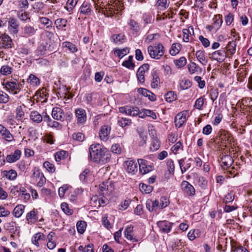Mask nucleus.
Returning <instances> with one entry per match:
<instances>
[{
	"mask_svg": "<svg viewBox=\"0 0 252 252\" xmlns=\"http://www.w3.org/2000/svg\"><path fill=\"white\" fill-rule=\"evenodd\" d=\"M90 157L92 161L97 163L104 164L111 159V154L105 148L99 144H94L89 148Z\"/></svg>",
	"mask_w": 252,
	"mask_h": 252,
	"instance_id": "1",
	"label": "nucleus"
},
{
	"mask_svg": "<svg viewBox=\"0 0 252 252\" xmlns=\"http://www.w3.org/2000/svg\"><path fill=\"white\" fill-rule=\"evenodd\" d=\"M117 4L115 3V5L108 4L104 6V7H100V12L107 17L114 16L119 14L120 11L124 9L123 6L120 5L118 6L116 5Z\"/></svg>",
	"mask_w": 252,
	"mask_h": 252,
	"instance_id": "2",
	"label": "nucleus"
},
{
	"mask_svg": "<svg viewBox=\"0 0 252 252\" xmlns=\"http://www.w3.org/2000/svg\"><path fill=\"white\" fill-rule=\"evenodd\" d=\"M148 52L152 58L158 60L164 55V48L161 43L150 45L148 47Z\"/></svg>",
	"mask_w": 252,
	"mask_h": 252,
	"instance_id": "3",
	"label": "nucleus"
},
{
	"mask_svg": "<svg viewBox=\"0 0 252 252\" xmlns=\"http://www.w3.org/2000/svg\"><path fill=\"white\" fill-rule=\"evenodd\" d=\"M139 166V171L142 174H145L153 170V164H149L148 162L144 159H138Z\"/></svg>",
	"mask_w": 252,
	"mask_h": 252,
	"instance_id": "4",
	"label": "nucleus"
},
{
	"mask_svg": "<svg viewBox=\"0 0 252 252\" xmlns=\"http://www.w3.org/2000/svg\"><path fill=\"white\" fill-rule=\"evenodd\" d=\"M210 58L217 61L219 63L223 62L226 57V52L224 48H221L220 50H218L213 52L210 54Z\"/></svg>",
	"mask_w": 252,
	"mask_h": 252,
	"instance_id": "5",
	"label": "nucleus"
},
{
	"mask_svg": "<svg viewBox=\"0 0 252 252\" xmlns=\"http://www.w3.org/2000/svg\"><path fill=\"white\" fill-rule=\"evenodd\" d=\"M114 189L113 186L109 182H103L99 185V193L104 197L110 194Z\"/></svg>",
	"mask_w": 252,
	"mask_h": 252,
	"instance_id": "6",
	"label": "nucleus"
},
{
	"mask_svg": "<svg viewBox=\"0 0 252 252\" xmlns=\"http://www.w3.org/2000/svg\"><path fill=\"white\" fill-rule=\"evenodd\" d=\"M181 188L183 193L186 195L192 196L195 194V189L187 181H183L182 182Z\"/></svg>",
	"mask_w": 252,
	"mask_h": 252,
	"instance_id": "7",
	"label": "nucleus"
},
{
	"mask_svg": "<svg viewBox=\"0 0 252 252\" xmlns=\"http://www.w3.org/2000/svg\"><path fill=\"white\" fill-rule=\"evenodd\" d=\"M149 64L144 63L138 69L136 72V76L140 83H143L145 81V73L149 69Z\"/></svg>",
	"mask_w": 252,
	"mask_h": 252,
	"instance_id": "8",
	"label": "nucleus"
},
{
	"mask_svg": "<svg viewBox=\"0 0 252 252\" xmlns=\"http://www.w3.org/2000/svg\"><path fill=\"white\" fill-rule=\"evenodd\" d=\"M4 86L7 90L13 94H17L20 92L21 85L15 81H7Z\"/></svg>",
	"mask_w": 252,
	"mask_h": 252,
	"instance_id": "9",
	"label": "nucleus"
},
{
	"mask_svg": "<svg viewBox=\"0 0 252 252\" xmlns=\"http://www.w3.org/2000/svg\"><path fill=\"white\" fill-rule=\"evenodd\" d=\"M111 127L109 125L102 126L99 131V137L101 140L103 141H107L109 139Z\"/></svg>",
	"mask_w": 252,
	"mask_h": 252,
	"instance_id": "10",
	"label": "nucleus"
},
{
	"mask_svg": "<svg viewBox=\"0 0 252 252\" xmlns=\"http://www.w3.org/2000/svg\"><path fill=\"white\" fill-rule=\"evenodd\" d=\"M12 45V40L7 34H2L0 36V48H11Z\"/></svg>",
	"mask_w": 252,
	"mask_h": 252,
	"instance_id": "11",
	"label": "nucleus"
},
{
	"mask_svg": "<svg viewBox=\"0 0 252 252\" xmlns=\"http://www.w3.org/2000/svg\"><path fill=\"white\" fill-rule=\"evenodd\" d=\"M233 162V160L229 155H223L220 158V163L222 168L227 169L229 168Z\"/></svg>",
	"mask_w": 252,
	"mask_h": 252,
	"instance_id": "12",
	"label": "nucleus"
},
{
	"mask_svg": "<svg viewBox=\"0 0 252 252\" xmlns=\"http://www.w3.org/2000/svg\"><path fill=\"white\" fill-rule=\"evenodd\" d=\"M0 135L7 142H10L14 140V136L10 131L1 125H0Z\"/></svg>",
	"mask_w": 252,
	"mask_h": 252,
	"instance_id": "13",
	"label": "nucleus"
},
{
	"mask_svg": "<svg viewBox=\"0 0 252 252\" xmlns=\"http://www.w3.org/2000/svg\"><path fill=\"white\" fill-rule=\"evenodd\" d=\"M173 223L166 220L158 221L157 222V225L160 229V230L163 233L169 232L172 228Z\"/></svg>",
	"mask_w": 252,
	"mask_h": 252,
	"instance_id": "14",
	"label": "nucleus"
},
{
	"mask_svg": "<svg viewBox=\"0 0 252 252\" xmlns=\"http://www.w3.org/2000/svg\"><path fill=\"white\" fill-rule=\"evenodd\" d=\"M187 112L183 111L179 113L175 118V126L180 127L186 121Z\"/></svg>",
	"mask_w": 252,
	"mask_h": 252,
	"instance_id": "15",
	"label": "nucleus"
},
{
	"mask_svg": "<svg viewBox=\"0 0 252 252\" xmlns=\"http://www.w3.org/2000/svg\"><path fill=\"white\" fill-rule=\"evenodd\" d=\"M75 116L77 118V123L79 124H83L86 121V113L84 109L78 108L75 110Z\"/></svg>",
	"mask_w": 252,
	"mask_h": 252,
	"instance_id": "16",
	"label": "nucleus"
},
{
	"mask_svg": "<svg viewBox=\"0 0 252 252\" xmlns=\"http://www.w3.org/2000/svg\"><path fill=\"white\" fill-rule=\"evenodd\" d=\"M19 24L16 19L10 18L8 21V30L12 34H17L18 32Z\"/></svg>",
	"mask_w": 252,
	"mask_h": 252,
	"instance_id": "17",
	"label": "nucleus"
},
{
	"mask_svg": "<svg viewBox=\"0 0 252 252\" xmlns=\"http://www.w3.org/2000/svg\"><path fill=\"white\" fill-rule=\"evenodd\" d=\"M193 160L191 158H189L186 161H185L184 158L180 159L178 162L180 165V167L182 173H185L187 170H188L191 166V162Z\"/></svg>",
	"mask_w": 252,
	"mask_h": 252,
	"instance_id": "18",
	"label": "nucleus"
},
{
	"mask_svg": "<svg viewBox=\"0 0 252 252\" xmlns=\"http://www.w3.org/2000/svg\"><path fill=\"white\" fill-rule=\"evenodd\" d=\"M63 111L60 107L53 108L52 111V117L57 120H63Z\"/></svg>",
	"mask_w": 252,
	"mask_h": 252,
	"instance_id": "19",
	"label": "nucleus"
},
{
	"mask_svg": "<svg viewBox=\"0 0 252 252\" xmlns=\"http://www.w3.org/2000/svg\"><path fill=\"white\" fill-rule=\"evenodd\" d=\"M126 169L128 173H134L137 171V163L132 159H128L126 161Z\"/></svg>",
	"mask_w": 252,
	"mask_h": 252,
	"instance_id": "20",
	"label": "nucleus"
},
{
	"mask_svg": "<svg viewBox=\"0 0 252 252\" xmlns=\"http://www.w3.org/2000/svg\"><path fill=\"white\" fill-rule=\"evenodd\" d=\"M45 235L42 233L38 232L32 236V241L33 244L37 247H39L40 242L45 241Z\"/></svg>",
	"mask_w": 252,
	"mask_h": 252,
	"instance_id": "21",
	"label": "nucleus"
},
{
	"mask_svg": "<svg viewBox=\"0 0 252 252\" xmlns=\"http://www.w3.org/2000/svg\"><path fill=\"white\" fill-rule=\"evenodd\" d=\"M213 20V23L212 25L209 26V27L215 30L219 29L222 23V15L220 14L215 15Z\"/></svg>",
	"mask_w": 252,
	"mask_h": 252,
	"instance_id": "22",
	"label": "nucleus"
},
{
	"mask_svg": "<svg viewBox=\"0 0 252 252\" xmlns=\"http://www.w3.org/2000/svg\"><path fill=\"white\" fill-rule=\"evenodd\" d=\"M21 152L18 150H16L13 154L8 155L6 156V161L9 163H12L18 160L21 157Z\"/></svg>",
	"mask_w": 252,
	"mask_h": 252,
	"instance_id": "23",
	"label": "nucleus"
},
{
	"mask_svg": "<svg viewBox=\"0 0 252 252\" xmlns=\"http://www.w3.org/2000/svg\"><path fill=\"white\" fill-rule=\"evenodd\" d=\"M80 14L90 15L92 12V5L88 2H84L80 8Z\"/></svg>",
	"mask_w": 252,
	"mask_h": 252,
	"instance_id": "24",
	"label": "nucleus"
},
{
	"mask_svg": "<svg viewBox=\"0 0 252 252\" xmlns=\"http://www.w3.org/2000/svg\"><path fill=\"white\" fill-rule=\"evenodd\" d=\"M133 226L131 225H128L125 229L124 235L125 237L128 240L133 241V242H137L138 240L133 237Z\"/></svg>",
	"mask_w": 252,
	"mask_h": 252,
	"instance_id": "25",
	"label": "nucleus"
},
{
	"mask_svg": "<svg viewBox=\"0 0 252 252\" xmlns=\"http://www.w3.org/2000/svg\"><path fill=\"white\" fill-rule=\"evenodd\" d=\"M1 175L3 177H5L9 180H14L17 177V172L13 169L3 170L1 172Z\"/></svg>",
	"mask_w": 252,
	"mask_h": 252,
	"instance_id": "26",
	"label": "nucleus"
},
{
	"mask_svg": "<svg viewBox=\"0 0 252 252\" xmlns=\"http://www.w3.org/2000/svg\"><path fill=\"white\" fill-rule=\"evenodd\" d=\"M236 46L235 40L229 42L225 47L226 54H230L231 56L234 55L236 52Z\"/></svg>",
	"mask_w": 252,
	"mask_h": 252,
	"instance_id": "27",
	"label": "nucleus"
},
{
	"mask_svg": "<svg viewBox=\"0 0 252 252\" xmlns=\"http://www.w3.org/2000/svg\"><path fill=\"white\" fill-rule=\"evenodd\" d=\"M138 92L143 95L148 97L151 101H155L156 99V97L155 94L146 89L140 88L138 89Z\"/></svg>",
	"mask_w": 252,
	"mask_h": 252,
	"instance_id": "28",
	"label": "nucleus"
},
{
	"mask_svg": "<svg viewBox=\"0 0 252 252\" xmlns=\"http://www.w3.org/2000/svg\"><path fill=\"white\" fill-rule=\"evenodd\" d=\"M151 74L153 77L151 86L153 88H156L160 83V79L157 70H153Z\"/></svg>",
	"mask_w": 252,
	"mask_h": 252,
	"instance_id": "29",
	"label": "nucleus"
},
{
	"mask_svg": "<svg viewBox=\"0 0 252 252\" xmlns=\"http://www.w3.org/2000/svg\"><path fill=\"white\" fill-rule=\"evenodd\" d=\"M30 119L36 123H40L43 120L42 116L36 111H33L31 112Z\"/></svg>",
	"mask_w": 252,
	"mask_h": 252,
	"instance_id": "30",
	"label": "nucleus"
},
{
	"mask_svg": "<svg viewBox=\"0 0 252 252\" xmlns=\"http://www.w3.org/2000/svg\"><path fill=\"white\" fill-rule=\"evenodd\" d=\"M188 68L190 74H193L195 72L201 73L202 72L201 68L194 62H190L189 63Z\"/></svg>",
	"mask_w": 252,
	"mask_h": 252,
	"instance_id": "31",
	"label": "nucleus"
},
{
	"mask_svg": "<svg viewBox=\"0 0 252 252\" xmlns=\"http://www.w3.org/2000/svg\"><path fill=\"white\" fill-rule=\"evenodd\" d=\"M195 56L198 61L203 65L207 63V60L206 59L204 53L202 50H198L196 52Z\"/></svg>",
	"mask_w": 252,
	"mask_h": 252,
	"instance_id": "32",
	"label": "nucleus"
},
{
	"mask_svg": "<svg viewBox=\"0 0 252 252\" xmlns=\"http://www.w3.org/2000/svg\"><path fill=\"white\" fill-rule=\"evenodd\" d=\"M27 82L33 87L39 85L40 79L35 75L30 74L27 79Z\"/></svg>",
	"mask_w": 252,
	"mask_h": 252,
	"instance_id": "33",
	"label": "nucleus"
},
{
	"mask_svg": "<svg viewBox=\"0 0 252 252\" xmlns=\"http://www.w3.org/2000/svg\"><path fill=\"white\" fill-rule=\"evenodd\" d=\"M68 156V154L65 151H61L57 152L55 155V160L59 162L62 160L66 159Z\"/></svg>",
	"mask_w": 252,
	"mask_h": 252,
	"instance_id": "34",
	"label": "nucleus"
},
{
	"mask_svg": "<svg viewBox=\"0 0 252 252\" xmlns=\"http://www.w3.org/2000/svg\"><path fill=\"white\" fill-rule=\"evenodd\" d=\"M36 30L31 26H26L23 28V34L24 37H28L33 35L35 33Z\"/></svg>",
	"mask_w": 252,
	"mask_h": 252,
	"instance_id": "35",
	"label": "nucleus"
},
{
	"mask_svg": "<svg viewBox=\"0 0 252 252\" xmlns=\"http://www.w3.org/2000/svg\"><path fill=\"white\" fill-rule=\"evenodd\" d=\"M26 219L30 222H34L36 221L38 219L37 214L34 210H33L27 214Z\"/></svg>",
	"mask_w": 252,
	"mask_h": 252,
	"instance_id": "36",
	"label": "nucleus"
},
{
	"mask_svg": "<svg viewBox=\"0 0 252 252\" xmlns=\"http://www.w3.org/2000/svg\"><path fill=\"white\" fill-rule=\"evenodd\" d=\"M25 206L23 205H18L15 207L13 211V214L16 218L20 217L24 213Z\"/></svg>",
	"mask_w": 252,
	"mask_h": 252,
	"instance_id": "37",
	"label": "nucleus"
},
{
	"mask_svg": "<svg viewBox=\"0 0 252 252\" xmlns=\"http://www.w3.org/2000/svg\"><path fill=\"white\" fill-rule=\"evenodd\" d=\"M78 1V0H67L66 6H65L66 10L69 13L72 12Z\"/></svg>",
	"mask_w": 252,
	"mask_h": 252,
	"instance_id": "38",
	"label": "nucleus"
},
{
	"mask_svg": "<svg viewBox=\"0 0 252 252\" xmlns=\"http://www.w3.org/2000/svg\"><path fill=\"white\" fill-rule=\"evenodd\" d=\"M67 21L63 18H59L55 20V24L58 29H63L66 27Z\"/></svg>",
	"mask_w": 252,
	"mask_h": 252,
	"instance_id": "39",
	"label": "nucleus"
},
{
	"mask_svg": "<svg viewBox=\"0 0 252 252\" xmlns=\"http://www.w3.org/2000/svg\"><path fill=\"white\" fill-rule=\"evenodd\" d=\"M39 21L41 24L46 26V28L47 29H50L52 27V21L47 17H40Z\"/></svg>",
	"mask_w": 252,
	"mask_h": 252,
	"instance_id": "40",
	"label": "nucleus"
},
{
	"mask_svg": "<svg viewBox=\"0 0 252 252\" xmlns=\"http://www.w3.org/2000/svg\"><path fill=\"white\" fill-rule=\"evenodd\" d=\"M182 45L179 43H174L172 45L171 49L170 50V53L172 56H175L179 53L181 49Z\"/></svg>",
	"mask_w": 252,
	"mask_h": 252,
	"instance_id": "41",
	"label": "nucleus"
},
{
	"mask_svg": "<svg viewBox=\"0 0 252 252\" xmlns=\"http://www.w3.org/2000/svg\"><path fill=\"white\" fill-rule=\"evenodd\" d=\"M125 36L123 34H113L111 36V40L116 44H121L124 41Z\"/></svg>",
	"mask_w": 252,
	"mask_h": 252,
	"instance_id": "42",
	"label": "nucleus"
},
{
	"mask_svg": "<svg viewBox=\"0 0 252 252\" xmlns=\"http://www.w3.org/2000/svg\"><path fill=\"white\" fill-rule=\"evenodd\" d=\"M129 52V50L128 48L126 47L122 49H115L114 50V54H116L120 59H122L125 56L127 55Z\"/></svg>",
	"mask_w": 252,
	"mask_h": 252,
	"instance_id": "43",
	"label": "nucleus"
},
{
	"mask_svg": "<svg viewBox=\"0 0 252 252\" xmlns=\"http://www.w3.org/2000/svg\"><path fill=\"white\" fill-rule=\"evenodd\" d=\"M5 227L6 230L9 231L12 233H15V232L17 230V224L14 221H11L6 223Z\"/></svg>",
	"mask_w": 252,
	"mask_h": 252,
	"instance_id": "44",
	"label": "nucleus"
},
{
	"mask_svg": "<svg viewBox=\"0 0 252 252\" xmlns=\"http://www.w3.org/2000/svg\"><path fill=\"white\" fill-rule=\"evenodd\" d=\"M200 234V231L199 229L190 230L188 234V237L190 240L192 241L199 237Z\"/></svg>",
	"mask_w": 252,
	"mask_h": 252,
	"instance_id": "45",
	"label": "nucleus"
},
{
	"mask_svg": "<svg viewBox=\"0 0 252 252\" xmlns=\"http://www.w3.org/2000/svg\"><path fill=\"white\" fill-rule=\"evenodd\" d=\"M63 47L64 48H66L69 51H70L72 53H75L77 51V49L76 46L68 41L63 42L62 43Z\"/></svg>",
	"mask_w": 252,
	"mask_h": 252,
	"instance_id": "46",
	"label": "nucleus"
},
{
	"mask_svg": "<svg viewBox=\"0 0 252 252\" xmlns=\"http://www.w3.org/2000/svg\"><path fill=\"white\" fill-rule=\"evenodd\" d=\"M164 98L167 102H171L176 99L177 95L174 92L169 91L165 94Z\"/></svg>",
	"mask_w": 252,
	"mask_h": 252,
	"instance_id": "47",
	"label": "nucleus"
},
{
	"mask_svg": "<svg viewBox=\"0 0 252 252\" xmlns=\"http://www.w3.org/2000/svg\"><path fill=\"white\" fill-rule=\"evenodd\" d=\"M159 209H163L167 207L169 204V199L165 196H161L158 200Z\"/></svg>",
	"mask_w": 252,
	"mask_h": 252,
	"instance_id": "48",
	"label": "nucleus"
},
{
	"mask_svg": "<svg viewBox=\"0 0 252 252\" xmlns=\"http://www.w3.org/2000/svg\"><path fill=\"white\" fill-rule=\"evenodd\" d=\"M156 5L159 9L164 10L168 7L169 4L167 3V0H158Z\"/></svg>",
	"mask_w": 252,
	"mask_h": 252,
	"instance_id": "49",
	"label": "nucleus"
},
{
	"mask_svg": "<svg viewBox=\"0 0 252 252\" xmlns=\"http://www.w3.org/2000/svg\"><path fill=\"white\" fill-rule=\"evenodd\" d=\"M174 62L178 68H182L186 64L187 60L185 57H181L179 59L174 60Z\"/></svg>",
	"mask_w": 252,
	"mask_h": 252,
	"instance_id": "50",
	"label": "nucleus"
},
{
	"mask_svg": "<svg viewBox=\"0 0 252 252\" xmlns=\"http://www.w3.org/2000/svg\"><path fill=\"white\" fill-rule=\"evenodd\" d=\"M142 20L145 24H149L154 22V17L151 14L144 13L142 16Z\"/></svg>",
	"mask_w": 252,
	"mask_h": 252,
	"instance_id": "51",
	"label": "nucleus"
},
{
	"mask_svg": "<svg viewBox=\"0 0 252 252\" xmlns=\"http://www.w3.org/2000/svg\"><path fill=\"white\" fill-rule=\"evenodd\" d=\"M118 125L124 127L126 126H129L131 124V121L130 119L124 118H119L118 121Z\"/></svg>",
	"mask_w": 252,
	"mask_h": 252,
	"instance_id": "52",
	"label": "nucleus"
},
{
	"mask_svg": "<svg viewBox=\"0 0 252 252\" xmlns=\"http://www.w3.org/2000/svg\"><path fill=\"white\" fill-rule=\"evenodd\" d=\"M76 226L78 232L80 234H82L85 230L86 223L84 221H79L77 223Z\"/></svg>",
	"mask_w": 252,
	"mask_h": 252,
	"instance_id": "53",
	"label": "nucleus"
},
{
	"mask_svg": "<svg viewBox=\"0 0 252 252\" xmlns=\"http://www.w3.org/2000/svg\"><path fill=\"white\" fill-rule=\"evenodd\" d=\"M145 116H149L152 118L153 119H157V116L155 112L150 110H145L141 115L139 116L141 118H143Z\"/></svg>",
	"mask_w": 252,
	"mask_h": 252,
	"instance_id": "54",
	"label": "nucleus"
},
{
	"mask_svg": "<svg viewBox=\"0 0 252 252\" xmlns=\"http://www.w3.org/2000/svg\"><path fill=\"white\" fill-rule=\"evenodd\" d=\"M160 147V142L157 139H153L150 147V150L152 152L157 151Z\"/></svg>",
	"mask_w": 252,
	"mask_h": 252,
	"instance_id": "55",
	"label": "nucleus"
},
{
	"mask_svg": "<svg viewBox=\"0 0 252 252\" xmlns=\"http://www.w3.org/2000/svg\"><path fill=\"white\" fill-rule=\"evenodd\" d=\"M61 207L63 211L66 215H70L73 214V210L72 209H69L68 207V205L65 203L63 202L61 204Z\"/></svg>",
	"mask_w": 252,
	"mask_h": 252,
	"instance_id": "56",
	"label": "nucleus"
},
{
	"mask_svg": "<svg viewBox=\"0 0 252 252\" xmlns=\"http://www.w3.org/2000/svg\"><path fill=\"white\" fill-rule=\"evenodd\" d=\"M235 193L233 191H230L226 194L223 199V202L225 203L232 202L234 199Z\"/></svg>",
	"mask_w": 252,
	"mask_h": 252,
	"instance_id": "57",
	"label": "nucleus"
},
{
	"mask_svg": "<svg viewBox=\"0 0 252 252\" xmlns=\"http://www.w3.org/2000/svg\"><path fill=\"white\" fill-rule=\"evenodd\" d=\"M47 50V47L44 44L39 45L36 50V54L37 56L43 55Z\"/></svg>",
	"mask_w": 252,
	"mask_h": 252,
	"instance_id": "58",
	"label": "nucleus"
},
{
	"mask_svg": "<svg viewBox=\"0 0 252 252\" xmlns=\"http://www.w3.org/2000/svg\"><path fill=\"white\" fill-rule=\"evenodd\" d=\"M12 71V68L7 65L2 66L0 68V73L4 75L10 74Z\"/></svg>",
	"mask_w": 252,
	"mask_h": 252,
	"instance_id": "59",
	"label": "nucleus"
},
{
	"mask_svg": "<svg viewBox=\"0 0 252 252\" xmlns=\"http://www.w3.org/2000/svg\"><path fill=\"white\" fill-rule=\"evenodd\" d=\"M204 103V99L203 97H200L195 102L194 107L198 110H202L203 105Z\"/></svg>",
	"mask_w": 252,
	"mask_h": 252,
	"instance_id": "60",
	"label": "nucleus"
},
{
	"mask_svg": "<svg viewBox=\"0 0 252 252\" xmlns=\"http://www.w3.org/2000/svg\"><path fill=\"white\" fill-rule=\"evenodd\" d=\"M139 188L142 191H144L145 193H149L152 192L153 190V187L152 186L144 184H140Z\"/></svg>",
	"mask_w": 252,
	"mask_h": 252,
	"instance_id": "61",
	"label": "nucleus"
},
{
	"mask_svg": "<svg viewBox=\"0 0 252 252\" xmlns=\"http://www.w3.org/2000/svg\"><path fill=\"white\" fill-rule=\"evenodd\" d=\"M9 100V96L5 93L0 91V103H6Z\"/></svg>",
	"mask_w": 252,
	"mask_h": 252,
	"instance_id": "62",
	"label": "nucleus"
},
{
	"mask_svg": "<svg viewBox=\"0 0 252 252\" xmlns=\"http://www.w3.org/2000/svg\"><path fill=\"white\" fill-rule=\"evenodd\" d=\"M84 135L81 132L74 133L72 135V138L76 141L82 142L84 140Z\"/></svg>",
	"mask_w": 252,
	"mask_h": 252,
	"instance_id": "63",
	"label": "nucleus"
},
{
	"mask_svg": "<svg viewBox=\"0 0 252 252\" xmlns=\"http://www.w3.org/2000/svg\"><path fill=\"white\" fill-rule=\"evenodd\" d=\"M172 152L176 154L179 150H183V146L182 143L180 141L177 142L171 148Z\"/></svg>",
	"mask_w": 252,
	"mask_h": 252,
	"instance_id": "64",
	"label": "nucleus"
}]
</instances>
